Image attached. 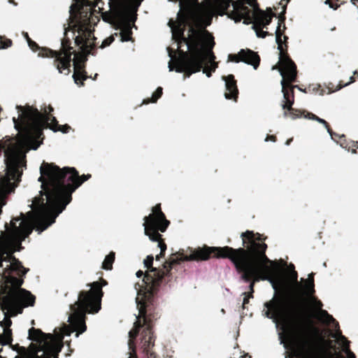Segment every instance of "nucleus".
Segmentation results:
<instances>
[{
	"mask_svg": "<svg viewBox=\"0 0 358 358\" xmlns=\"http://www.w3.org/2000/svg\"><path fill=\"white\" fill-rule=\"evenodd\" d=\"M176 21L171 20L172 37L176 43L178 56L168 48L169 71L175 70L187 76L200 71L210 77L217 68L212 52L214 41L205 28L210 24L215 6L212 0H180Z\"/></svg>",
	"mask_w": 358,
	"mask_h": 358,
	"instance_id": "1",
	"label": "nucleus"
},
{
	"mask_svg": "<svg viewBox=\"0 0 358 358\" xmlns=\"http://www.w3.org/2000/svg\"><path fill=\"white\" fill-rule=\"evenodd\" d=\"M278 69L280 76H282V80L280 82L282 92L283 94L282 107L284 110H287L284 112V116L292 119L303 116L307 119L316 120L317 122L323 124L325 128H327L328 132L331 134L324 120L310 113H307L305 115L304 113L294 110L292 108L294 103V88L296 87L291 85V83L294 80L296 74L294 64L289 58L280 54L278 66H273V69Z\"/></svg>",
	"mask_w": 358,
	"mask_h": 358,
	"instance_id": "5",
	"label": "nucleus"
},
{
	"mask_svg": "<svg viewBox=\"0 0 358 358\" xmlns=\"http://www.w3.org/2000/svg\"><path fill=\"white\" fill-rule=\"evenodd\" d=\"M248 3L252 7L249 9L245 5L243 0H238L233 2V12L230 14V17L236 22L243 20V22L246 24L252 23L253 29L258 37L264 38L266 35V32L262 30L266 27L271 20V13H266L256 8L253 0H248Z\"/></svg>",
	"mask_w": 358,
	"mask_h": 358,
	"instance_id": "7",
	"label": "nucleus"
},
{
	"mask_svg": "<svg viewBox=\"0 0 358 358\" xmlns=\"http://www.w3.org/2000/svg\"><path fill=\"white\" fill-rule=\"evenodd\" d=\"M113 41H114V37L113 36L108 37L107 38L104 39L102 41L100 48H104L108 46Z\"/></svg>",
	"mask_w": 358,
	"mask_h": 358,
	"instance_id": "14",
	"label": "nucleus"
},
{
	"mask_svg": "<svg viewBox=\"0 0 358 358\" xmlns=\"http://www.w3.org/2000/svg\"><path fill=\"white\" fill-rule=\"evenodd\" d=\"M350 83H346V84L343 85V86H339V87L336 89V90H338L341 89L343 87L347 86V85H348L350 83H353V82L355 81V80H354V78H353L352 76V77H350Z\"/></svg>",
	"mask_w": 358,
	"mask_h": 358,
	"instance_id": "20",
	"label": "nucleus"
},
{
	"mask_svg": "<svg viewBox=\"0 0 358 358\" xmlns=\"http://www.w3.org/2000/svg\"><path fill=\"white\" fill-rule=\"evenodd\" d=\"M259 55L250 50H241L237 55H229L228 62H243L248 64H250L256 69L259 64Z\"/></svg>",
	"mask_w": 358,
	"mask_h": 358,
	"instance_id": "9",
	"label": "nucleus"
},
{
	"mask_svg": "<svg viewBox=\"0 0 358 358\" xmlns=\"http://www.w3.org/2000/svg\"><path fill=\"white\" fill-rule=\"evenodd\" d=\"M162 88L158 87L156 92L152 94L151 100L145 99L143 101V103L147 104L150 102H156L157 100L162 96Z\"/></svg>",
	"mask_w": 358,
	"mask_h": 358,
	"instance_id": "12",
	"label": "nucleus"
},
{
	"mask_svg": "<svg viewBox=\"0 0 358 358\" xmlns=\"http://www.w3.org/2000/svg\"><path fill=\"white\" fill-rule=\"evenodd\" d=\"M269 140L275 141V137L273 136H267L265 139V141H268Z\"/></svg>",
	"mask_w": 358,
	"mask_h": 358,
	"instance_id": "21",
	"label": "nucleus"
},
{
	"mask_svg": "<svg viewBox=\"0 0 358 358\" xmlns=\"http://www.w3.org/2000/svg\"><path fill=\"white\" fill-rule=\"evenodd\" d=\"M245 297L243 299V305L246 304L248 303V300H249V298L250 297H252V295L251 294H249V295H246V294L245 293Z\"/></svg>",
	"mask_w": 358,
	"mask_h": 358,
	"instance_id": "19",
	"label": "nucleus"
},
{
	"mask_svg": "<svg viewBox=\"0 0 358 358\" xmlns=\"http://www.w3.org/2000/svg\"><path fill=\"white\" fill-rule=\"evenodd\" d=\"M241 358H250L247 354L241 357Z\"/></svg>",
	"mask_w": 358,
	"mask_h": 358,
	"instance_id": "22",
	"label": "nucleus"
},
{
	"mask_svg": "<svg viewBox=\"0 0 358 358\" xmlns=\"http://www.w3.org/2000/svg\"><path fill=\"white\" fill-rule=\"evenodd\" d=\"M142 0H108L110 13H102L103 21L115 24L120 30L122 41L131 40V23Z\"/></svg>",
	"mask_w": 358,
	"mask_h": 358,
	"instance_id": "6",
	"label": "nucleus"
},
{
	"mask_svg": "<svg viewBox=\"0 0 358 358\" xmlns=\"http://www.w3.org/2000/svg\"><path fill=\"white\" fill-rule=\"evenodd\" d=\"M154 358H155V357H154Z\"/></svg>",
	"mask_w": 358,
	"mask_h": 358,
	"instance_id": "24",
	"label": "nucleus"
},
{
	"mask_svg": "<svg viewBox=\"0 0 358 358\" xmlns=\"http://www.w3.org/2000/svg\"><path fill=\"white\" fill-rule=\"evenodd\" d=\"M169 224L160 205H157L152 208V213L144 217V233L151 241H157L161 238L159 231L164 232Z\"/></svg>",
	"mask_w": 358,
	"mask_h": 358,
	"instance_id": "8",
	"label": "nucleus"
},
{
	"mask_svg": "<svg viewBox=\"0 0 358 358\" xmlns=\"http://www.w3.org/2000/svg\"><path fill=\"white\" fill-rule=\"evenodd\" d=\"M153 262V257L151 256H148L145 260H144V264L145 266L148 268L152 266Z\"/></svg>",
	"mask_w": 358,
	"mask_h": 358,
	"instance_id": "16",
	"label": "nucleus"
},
{
	"mask_svg": "<svg viewBox=\"0 0 358 358\" xmlns=\"http://www.w3.org/2000/svg\"><path fill=\"white\" fill-rule=\"evenodd\" d=\"M158 247L160 248L161 252H160V254H159V255H157V256H156V259H157V260H159V259L160 257H161L162 255H163V254H164V251H165V250H166V244H165V243H162V242H160V241L158 243Z\"/></svg>",
	"mask_w": 358,
	"mask_h": 358,
	"instance_id": "15",
	"label": "nucleus"
},
{
	"mask_svg": "<svg viewBox=\"0 0 358 358\" xmlns=\"http://www.w3.org/2000/svg\"><path fill=\"white\" fill-rule=\"evenodd\" d=\"M225 82V87L227 92L224 93L226 99H234L236 100L238 95V90L236 84V81L234 79L232 75H229L226 77H223Z\"/></svg>",
	"mask_w": 358,
	"mask_h": 358,
	"instance_id": "10",
	"label": "nucleus"
},
{
	"mask_svg": "<svg viewBox=\"0 0 358 358\" xmlns=\"http://www.w3.org/2000/svg\"><path fill=\"white\" fill-rule=\"evenodd\" d=\"M99 0H76L70 8V22L65 28L64 39L62 42L59 52L46 48H40L24 33L29 48L38 50L40 57L55 58V64L60 73L68 75L70 72L71 55L73 59V79L77 85L86 79L83 69L86 55L90 54L94 45L96 38L93 35L94 26L99 21V16L92 8L98 5Z\"/></svg>",
	"mask_w": 358,
	"mask_h": 358,
	"instance_id": "2",
	"label": "nucleus"
},
{
	"mask_svg": "<svg viewBox=\"0 0 358 358\" xmlns=\"http://www.w3.org/2000/svg\"><path fill=\"white\" fill-rule=\"evenodd\" d=\"M1 48H6L11 45V41L6 40L5 41H1Z\"/></svg>",
	"mask_w": 358,
	"mask_h": 358,
	"instance_id": "18",
	"label": "nucleus"
},
{
	"mask_svg": "<svg viewBox=\"0 0 358 358\" xmlns=\"http://www.w3.org/2000/svg\"><path fill=\"white\" fill-rule=\"evenodd\" d=\"M115 259V253L111 252L107 255L103 262L102 267L106 270H110L112 268V264Z\"/></svg>",
	"mask_w": 358,
	"mask_h": 358,
	"instance_id": "11",
	"label": "nucleus"
},
{
	"mask_svg": "<svg viewBox=\"0 0 358 358\" xmlns=\"http://www.w3.org/2000/svg\"><path fill=\"white\" fill-rule=\"evenodd\" d=\"M275 40L278 45V49L280 50V52L282 50V36L280 34L279 28L277 29L275 31Z\"/></svg>",
	"mask_w": 358,
	"mask_h": 358,
	"instance_id": "13",
	"label": "nucleus"
},
{
	"mask_svg": "<svg viewBox=\"0 0 358 358\" xmlns=\"http://www.w3.org/2000/svg\"><path fill=\"white\" fill-rule=\"evenodd\" d=\"M291 141H292V139L287 140V141L286 142V145H288Z\"/></svg>",
	"mask_w": 358,
	"mask_h": 358,
	"instance_id": "23",
	"label": "nucleus"
},
{
	"mask_svg": "<svg viewBox=\"0 0 358 358\" xmlns=\"http://www.w3.org/2000/svg\"><path fill=\"white\" fill-rule=\"evenodd\" d=\"M99 282H94L87 292H82L78 301L71 306L69 316V325L54 329L53 334H45L38 329L31 328L29 330V338L31 341L29 350L25 348L20 355L15 358H58L65 336H70L73 331L76 337L86 331L85 314L97 313L101 308L102 286Z\"/></svg>",
	"mask_w": 358,
	"mask_h": 358,
	"instance_id": "3",
	"label": "nucleus"
},
{
	"mask_svg": "<svg viewBox=\"0 0 358 358\" xmlns=\"http://www.w3.org/2000/svg\"><path fill=\"white\" fill-rule=\"evenodd\" d=\"M325 3L329 4V6L334 10H336L339 6V4L334 3V0H326Z\"/></svg>",
	"mask_w": 358,
	"mask_h": 358,
	"instance_id": "17",
	"label": "nucleus"
},
{
	"mask_svg": "<svg viewBox=\"0 0 358 358\" xmlns=\"http://www.w3.org/2000/svg\"><path fill=\"white\" fill-rule=\"evenodd\" d=\"M264 312L277 328H280L281 343L292 338L294 310L288 301L275 296L265 303ZM292 338L297 358H324V335L317 327L308 325L294 333Z\"/></svg>",
	"mask_w": 358,
	"mask_h": 358,
	"instance_id": "4",
	"label": "nucleus"
}]
</instances>
